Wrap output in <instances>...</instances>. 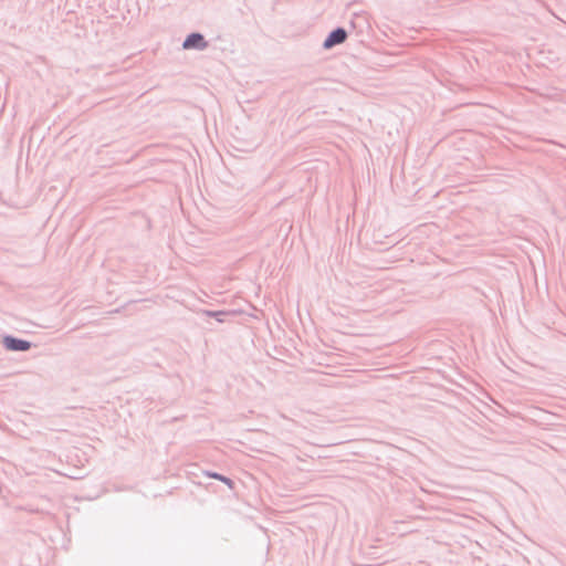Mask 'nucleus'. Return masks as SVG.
<instances>
[{
  "mask_svg": "<svg viewBox=\"0 0 566 566\" xmlns=\"http://www.w3.org/2000/svg\"><path fill=\"white\" fill-rule=\"evenodd\" d=\"M1 343H2V346L8 352H14V353L28 352L33 346V344L31 342L23 339V338L15 337L13 335H4L2 337Z\"/></svg>",
  "mask_w": 566,
  "mask_h": 566,
  "instance_id": "1",
  "label": "nucleus"
},
{
  "mask_svg": "<svg viewBox=\"0 0 566 566\" xmlns=\"http://www.w3.org/2000/svg\"><path fill=\"white\" fill-rule=\"evenodd\" d=\"M209 46V42L200 32L189 33L182 42V49L202 51Z\"/></svg>",
  "mask_w": 566,
  "mask_h": 566,
  "instance_id": "2",
  "label": "nucleus"
},
{
  "mask_svg": "<svg viewBox=\"0 0 566 566\" xmlns=\"http://www.w3.org/2000/svg\"><path fill=\"white\" fill-rule=\"evenodd\" d=\"M347 39V31L343 27L333 29L323 42V48L329 50L338 44H342Z\"/></svg>",
  "mask_w": 566,
  "mask_h": 566,
  "instance_id": "3",
  "label": "nucleus"
},
{
  "mask_svg": "<svg viewBox=\"0 0 566 566\" xmlns=\"http://www.w3.org/2000/svg\"><path fill=\"white\" fill-rule=\"evenodd\" d=\"M207 476L209 478H212V479H216V480H219L221 482H223L224 484H227L231 490L234 488V482L233 480H231L230 478L226 476V475H222L218 472H211V471H207L206 472Z\"/></svg>",
  "mask_w": 566,
  "mask_h": 566,
  "instance_id": "4",
  "label": "nucleus"
},
{
  "mask_svg": "<svg viewBox=\"0 0 566 566\" xmlns=\"http://www.w3.org/2000/svg\"><path fill=\"white\" fill-rule=\"evenodd\" d=\"M207 316L214 317L218 322L222 323L223 317L228 315V312L224 311H205Z\"/></svg>",
  "mask_w": 566,
  "mask_h": 566,
  "instance_id": "5",
  "label": "nucleus"
}]
</instances>
